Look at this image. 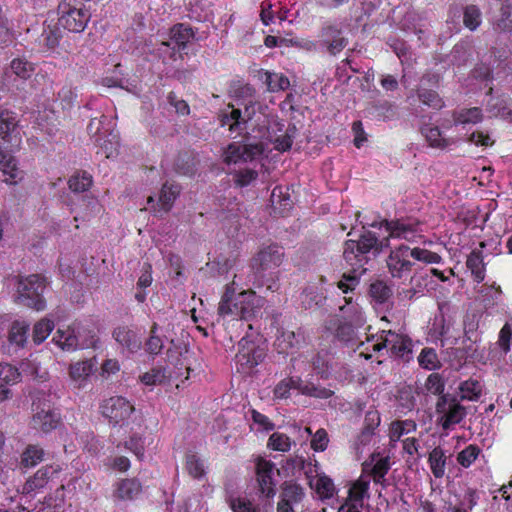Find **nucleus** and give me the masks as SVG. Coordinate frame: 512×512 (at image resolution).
<instances>
[{"label": "nucleus", "instance_id": "6e6552de", "mask_svg": "<svg viewBox=\"0 0 512 512\" xmlns=\"http://www.w3.org/2000/svg\"><path fill=\"white\" fill-rule=\"evenodd\" d=\"M319 37L320 45L325 47L327 53L332 56L340 53L348 45V39L344 36L341 27L337 24H324Z\"/></svg>", "mask_w": 512, "mask_h": 512}, {"label": "nucleus", "instance_id": "a19ab883", "mask_svg": "<svg viewBox=\"0 0 512 512\" xmlns=\"http://www.w3.org/2000/svg\"><path fill=\"white\" fill-rule=\"evenodd\" d=\"M265 76V83L270 92L284 91L290 86L289 79L283 74L266 72Z\"/></svg>", "mask_w": 512, "mask_h": 512}, {"label": "nucleus", "instance_id": "2eb2a0df", "mask_svg": "<svg viewBox=\"0 0 512 512\" xmlns=\"http://www.w3.org/2000/svg\"><path fill=\"white\" fill-rule=\"evenodd\" d=\"M262 147L259 145H241L231 143L224 152V162L227 164H236L253 160L262 153Z\"/></svg>", "mask_w": 512, "mask_h": 512}, {"label": "nucleus", "instance_id": "473e14b6", "mask_svg": "<svg viewBox=\"0 0 512 512\" xmlns=\"http://www.w3.org/2000/svg\"><path fill=\"white\" fill-rule=\"evenodd\" d=\"M355 240H348L344 245L343 257L345 261L353 268L362 269L367 261L357 251Z\"/></svg>", "mask_w": 512, "mask_h": 512}, {"label": "nucleus", "instance_id": "cd10ccee", "mask_svg": "<svg viewBox=\"0 0 512 512\" xmlns=\"http://www.w3.org/2000/svg\"><path fill=\"white\" fill-rule=\"evenodd\" d=\"M254 93H255L254 88H252L249 85L242 86L236 91L237 97L244 98L243 102H241L240 105L244 106V111L242 112V114H243V122H246V123L249 120H251L253 118V116L255 115V101L253 98Z\"/></svg>", "mask_w": 512, "mask_h": 512}, {"label": "nucleus", "instance_id": "e2e57ef3", "mask_svg": "<svg viewBox=\"0 0 512 512\" xmlns=\"http://www.w3.org/2000/svg\"><path fill=\"white\" fill-rule=\"evenodd\" d=\"M380 424V415L376 410H370L366 413L364 418V428L362 430V437L369 436L373 433L376 427Z\"/></svg>", "mask_w": 512, "mask_h": 512}, {"label": "nucleus", "instance_id": "39448f33", "mask_svg": "<svg viewBox=\"0 0 512 512\" xmlns=\"http://www.w3.org/2000/svg\"><path fill=\"white\" fill-rule=\"evenodd\" d=\"M436 413L444 430H449L453 425L460 423L466 416V408L456 398L449 395H441L436 403Z\"/></svg>", "mask_w": 512, "mask_h": 512}, {"label": "nucleus", "instance_id": "9b49d317", "mask_svg": "<svg viewBox=\"0 0 512 512\" xmlns=\"http://www.w3.org/2000/svg\"><path fill=\"white\" fill-rule=\"evenodd\" d=\"M284 258L283 247L272 244L261 249L253 259L252 268L261 272L281 265Z\"/></svg>", "mask_w": 512, "mask_h": 512}, {"label": "nucleus", "instance_id": "774afa93", "mask_svg": "<svg viewBox=\"0 0 512 512\" xmlns=\"http://www.w3.org/2000/svg\"><path fill=\"white\" fill-rule=\"evenodd\" d=\"M469 51L466 43L456 44L451 51V61L457 65H463L468 60Z\"/></svg>", "mask_w": 512, "mask_h": 512}, {"label": "nucleus", "instance_id": "4c0bfd02", "mask_svg": "<svg viewBox=\"0 0 512 512\" xmlns=\"http://www.w3.org/2000/svg\"><path fill=\"white\" fill-rule=\"evenodd\" d=\"M44 451L37 445H28L21 455V465L34 467L43 460Z\"/></svg>", "mask_w": 512, "mask_h": 512}, {"label": "nucleus", "instance_id": "bb28decb", "mask_svg": "<svg viewBox=\"0 0 512 512\" xmlns=\"http://www.w3.org/2000/svg\"><path fill=\"white\" fill-rule=\"evenodd\" d=\"M94 364L92 360L77 362L70 366V377L78 388L84 386L85 381L93 373Z\"/></svg>", "mask_w": 512, "mask_h": 512}, {"label": "nucleus", "instance_id": "37998d69", "mask_svg": "<svg viewBox=\"0 0 512 512\" xmlns=\"http://www.w3.org/2000/svg\"><path fill=\"white\" fill-rule=\"evenodd\" d=\"M390 469V460L389 457L380 458L376 461V463L372 466L371 474L373 476V480L375 483L386 486L385 475Z\"/></svg>", "mask_w": 512, "mask_h": 512}, {"label": "nucleus", "instance_id": "f03ea898", "mask_svg": "<svg viewBox=\"0 0 512 512\" xmlns=\"http://www.w3.org/2000/svg\"><path fill=\"white\" fill-rule=\"evenodd\" d=\"M45 288V279L38 274L20 278L17 286L18 295L16 301L37 311L44 310L46 306L43 297Z\"/></svg>", "mask_w": 512, "mask_h": 512}, {"label": "nucleus", "instance_id": "1a4fd4ad", "mask_svg": "<svg viewBox=\"0 0 512 512\" xmlns=\"http://www.w3.org/2000/svg\"><path fill=\"white\" fill-rule=\"evenodd\" d=\"M374 347L375 350L386 348L390 351L392 356L400 358L405 362L409 361L412 353L410 339L392 331H388L382 341L375 344Z\"/></svg>", "mask_w": 512, "mask_h": 512}, {"label": "nucleus", "instance_id": "e433bc0d", "mask_svg": "<svg viewBox=\"0 0 512 512\" xmlns=\"http://www.w3.org/2000/svg\"><path fill=\"white\" fill-rule=\"evenodd\" d=\"M482 23V12L478 6L470 4L463 9V24L470 31H475Z\"/></svg>", "mask_w": 512, "mask_h": 512}, {"label": "nucleus", "instance_id": "c9c22d12", "mask_svg": "<svg viewBox=\"0 0 512 512\" xmlns=\"http://www.w3.org/2000/svg\"><path fill=\"white\" fill-rule=\"evenodd\" d=\"M422 134L429 142L431 147L444 149L454 143L450 139L442 137L441 131L438 127L426 126L422 128Z\"/></svg>", "mask_w": 512, "mask_h": 512}, {"label": "nucleus", "instance_id": "3c124183", "mask_svg": "<svg viewBox=\"0 0 512 512\" xmlns=\"http://www.w3.org/2000/svg\"><path fill=\"white\" fill-rule=\"evenodd\" d=\"M462 399L477 400L482 393V387L476 380H467L460 384Z\"/></svg>", "mask_w": 512, "mask_h": 512}, {"label": "nucleus", "instance_id": "49530a36", "mask_svg": "<svg viewBox=\"0 0 512 512\" xmlns=\"http://www.w3.org/2000/svg\"><path fill=\"white\" fill-rule=\"evenodd\" d=\"M418 362L422 368L427 370H435L440 367V361L433 348H424L418 357Z\"/></svg>", "mask_w": 512, "mask_h": 512}, {"label": "nucleus", "instance_id": "052dcab7", "mask_svg": "<svg viewBox=\"0 0 512 512\" xmlns=\"http://www.w3.org/2000/svg\"><path fill=\"white\" fill-rule=\"evenodd\" d=\"M298 339L293 331H283L276 339V345L280 352H287L298 344Z\"/></svg>", "mask_w": 512, "mask_h": 512}, {"label": "nucleus", "instance_id": "7c9ffc66", "mask_svg": "<svg viewBox=\"0 0 512 512\" xmlns=\"http://www.w3.org/2000/svg\"><path fill=\"white\" fill-rule=\"evenodd\" d=\"M466 265L478 283L484 280L485 268L480 251L473 250L467 258Z\"/></svg>", "mask_w": 512, "mask_h": 512}, {"label": "nucleus", "instance_id": "79ce46f5", "mask_svg": "<svg viewBox=\"0 0 512 512\" xmlns=\"http://www.w3.org/2000/svg\"><path fill=\"white\" fill-rule=\"evenodd\" d=\"M92 185V177L86 172L75 174L68 180L69 189L75 193L87 191Z\"/></svg>", "mask_w": 512, "mask_h": 512}, {"label": "nucleus", "instance_id": "f3484780", "mask_svg": "<svg viewBox=\"0 0 512 512\" xmlns=\"http://www.w3.org/2000/svg\"><path fill=\"white\" fill-rule=\"evenodd\" d=\"M260 301L261 299L253 291L239 293L234 303V308L236 309L235 316L244 320L251 319L259 310Z\"/></svg>", "mask_w": 512, "mask_h": 512}, {"label": "nucleus", "instance_id": "13d9d810", "mask_svg": "<svg viewBox=\"0 0 512 512\" xmlns=\"http://www.w3.org/2000/svg\"><path fill=\"white\" fill-rule=\"evenodd\" d=\"M467 142L476 146L490 147L494 145L495 140L488 131L476 130L467 136Z\"/></svg>", "mask_w": 512, "mask_h": 512}, {"label": "nucleus", "instance_id": "7ed1b4c3", "mask_svg": "<svg viewBox=\"0 0 512 512\" xmlns=\"http://www.w3.org/2000/svg\"><path fill=\"white\" fill-rule=\"evenodd\" d=\"M58 11L60 14L58 19L59 25L74 33L82 32L91 18L89 10L78 0H65L61 2L58 6Z\"/></svg>", "mask_w": 512, "mask_h": 512}, {"label": "nucleus", "instance_id": "b1692460", "mask_svg": "<svg viewBox=\"0 0 512 512\" xmlns=\"http://www.w3.org/2000/svg\"><path fill=\"white\" fill-rule=\"evenodd\" d=\"M0 171L7 184H16L22 179V171L17 167L14 157L3 151H0Z\"/></svg>", "mask_w": 512, "mask_h": 512}, {"label": "nucleus", "instance_id": "8fccbe9b", "mask_svg": "<svg viewBox=\"0 0 512 512\" xmlns=\"http://www.w3.org/2000/svg\"><path fill=\"white\" fill-rule=\"evenodd\" d=\"M12 72L22 79H28L34 72V65L21 58L14 59L10 64Z\"/></svg>", "mask_w": 512, "mask_h": 512}, {"label": "nucleus", "instance_id": "393cba45", "mask_svg": "<svg viewBox=\"0 0 512 512\" xmlns=\"http://www.w3.org/2000/svg\"><path fill=\"white\" fill-rule=\"evenodd\" d=\"M180 193V186L173 183H164L159 195V200L157 203L158 209L154 208L156 213L163 211L167 213L171 207L176 197Z\"/></svg>", "mask_w": 512, "mask_h": 512}, {"label": "nucleus", "instance_id": "0e129e2a", "mask_svg": "<svg viewBox=\"0 0 512 512\" xmlns=\"http://www.w3.org/2000/svg\"><path fill=\"white\" fill-rule=\"evenodd\" d=\"M229 505L233 512H260L253 503L246 499L240 497H231L229 499Z\"/></svg>", "mask_w": 512, "mask_h": 512}, {"label": "nucleus", "instance_id": "423d86ee", "mask_svg": "<svg viewBox=\"0 0 512 512\" xmlns=\"http://www.w3.org/2000/svg\"><path fill=\"white\" fill-rule=\"evenodd\" d=\"M21 142L16 113L0 106V149L18 147Z\"/></svg>", "mask_w": 512, "mask_h": 512}, {"label": "nucleus", "instance_id": "680f3d73", "mask_svg": "<svg viewBox=\"0 0 512 512\" xmlns=\"http://www.w3.org/2000/svg\"><path fill=\"white\" fill-rule=\"evenodd\" d=\"M296 133V127L294 125L289 126L284 135L279 136L275 139V148L280 151H287L293 144L294 134Z\"/></svg>", "mask_w": 512, "mask_h": 512}, {"label": "nucleus", "instance_id": "9d476101", "mask_svg": "<svg viewBox=\"0 0 512 512\" xmlns=\"http://www.w3.org/2000/svg\"><path fill=\"white\" fill-rule=\"evenodd\" d=\"M419 222L406 221L404 219L387 220L384 219L380 223L373 222L371 227L380 228L385 227L389 232L388 238H400L407 241H413L415 233L417 232Z\"/></svg>", "mask_w": 512, "mask_h": 512}, {"label": "nucleus", "instance_id": "5701e85b", "mask_svg": "<svg viewBox=\"0 0 512 512\" xmlns=\"http://www.w3.org/2000/svg\"><path fill=\"white\" fill-rule=\"evenodd\" d=\"M53 341L62 350L66 351H75L85 346L83 343H80L79 335L75 327H68L65 330L58 329L53 336Z\"/></svg>", "mask_w": 512, "mask_h": 512}, {"label": "nucleus", "instance_id": "f8f14e48", "mask_svg": "<svg viewBox=\"0 0 512 512\" xmlns=\"http://www.w3.org/2000/svg\"><path fill=\"white\" fill-rule=\"evenodd\" d=\"M275 465L273 462L259 458L256 463L257 481L259 492L267 498H272L276 494L273 474Z\"/></svg>", "mask_w": 512, "mask_h": 512}, {"label": "nucleus", "instance_id": "ddd939ff", "mask_svg": "<svg viewBox=\"0 0 512 512\" xmlns=\"http://www.w3.org/2000/svg\"><path fill=\"white\" fill-rule=\"evenodd\" d=\"M439 81L437 75H425L421 78L419 87L417 89V97L421 103L433 109H441L444 102L439 94L428 86L436 85Z\"/></svg>", "mask_w": 512, "mask_h": 512}, {"label": "nucleus", "instance_id": "09e8293b", "mask_svg": "<svg viewBox=\"0 0 512 512\" xmlns=\"http://www.w3.org/2000/svg\"><path fill=\"white\" fill-rule=\"evenodd\" d=\"M54 328V323L48 319L38 321L33 328V341L36 344L42 343Z\"/></svg>", "mask_w": 512, "mask_h": 512}, {"label": "nucleus", "instance_id": "4be33fe9", "mask_svg": "<svg viewBox=\"0 0 512 512\" xmlns=\"http://www.w3.org/2000/svg\"><path fill=\"white\" fill-rule=\"evenodd\" d=\"M171 345L174 346V348L169 347L167 350V362H168V368L170 366H173L174 370L169 371L168 378H178L183 375V370L187 372V376L185 379L189 378V373L191 371L190 366L186 363L184 358H181L182 351L178 350V347H176L174 340H171Z\"/></svg>", "mask_w": 512, "mask_h": 512}, {"label": "nucleus", "instance_id": "a211bd4d", "mask_svg": "<svg viewBox=\"0 0 512 512\" xmlns=\"http://www.w3.org/2000/svg\"><path fill=\"white\" fill-rule=\"evenodd\" d=\"M357 251L362 255V257L368 261L367 254L370 251H374L375 254H379L382 252L384 247L389 246V238H385L383 240H379L375 233L371 231H365L356 241Z\"/></svg>", "mask_w": 512, "mask_h": 512}, {"label": "nucleus", "instance_id": "de8ad7c7", "mask_svg": "<svg viewBox=\"0 0 512 512\" xmlns=\"http://www.w3.org/2000/svg\"><path fill=\"white\" fill-rule=\"evenodd\" d=\"M234 298V289L230 288L228 285L226 286V290L221 298L218 307V313L221 316L226 315H235L236 309L234 308L235 300Z\"/></svg>", "mask_w": 512, "mask_h": 512}, {"label": "nucleus", "instance_id": "ea45409f", "mask_svg": "<svg viewBox=\"0 0 512 512\" xmlns=\"http://www.w3.org/2000/svg\"><path fill=\"white\" fill-rule=\"evenodd\" d=\"M371 297L378 303L386 302L393 294L392 288L382 280H377L370 285Z\"/></svg>", "mask_w": 512, "mask_h": 512}, {"label": "nucleus", "instance_id": "bf43d9fd", "mask_svg": "<svg viewBox=\"0 0 512 512\" xmlns=\"http://www.w3.org/2000/svg\"><path fill=\"white\" fill-rule=\"evenodd\" d=\"M480 449L476 445H469L457 456V461L463 467H469L478 457Z\"/></svg>", "mask_w": 512, "mask_h": 512}, {"label": "nucleus", "instance_id": "72a5a7b5", "mask_svg": "<svg viewBox=\"0 0 512 512\" xmlns=\"http://www.w3.org/2000/svg\"><path fill=\"white\" fill-rule=\"evenodd\" d=\"M366 271L353 268L351 272L344 273L337 283V287L345 294L352 292L360 283V276Z\"/></svg>", "mask_w": 512, "mask_h": 512}, {"label": "nucleus", "instance_id": "dca6fc26", "mask_svg": "<svg viewBox=\"0 0 512 512\" xmlns=\"http://www.w3.org/2000/svg\"><path fill=\"white\" fill-rule=\"evenodd\" d=\"M493 88L486 93L490 96L486 102V111L491 117H498L512 122V100L506 95L492 96Z\"/></svg>", "mask_w": 512, "mask_h": 512}, {"label": "nucleus", "instance_id": "4d7b16f0", "mask_svg": "<svg viewBox=\"0 0 512 512\" xmlns=\"http://www.w3.org/2000/svg\"><path fill=\"white\" fill-rule=\"evenodd\" d=\"M186 468L188 473L196 479L203 477L205 474L203 463L195 454L186 456Z\"/></svg>", "mask_w": 512, "mask_h": 512}, {"label": "nucleus", "instance_id": "f257e3e1", "mask_svg": "<svg viewBox=\"0 0 512 512\" xmlns=\"http://www.w3.org/2000/svg\"><path fill=\"white\" fill-rule=\"evenodd\" d=\"M238 353L235 356L238 372L248 374L263 362L267 355V344L259 336H245L238 343Z\"/></svg>", "mask_w": 512, "mask_h": 512}, {"label": "nucleus", "instance_id": "a878e982", "mask_svg": "<svg viewBox=\"0 0 512 512\" xmlns=\"http://www.w3.org/2000/svg\"><path fill=\"white\" fill-rule=\"evenodd\" d=\"M194 37V32L191 27L185 24H176L170 30V40L175 44L173 50H183L186 48L187 43Z\"/></svg>", "mask_w": 512, "mask_h": 512}, {"label": "nucleus", "instance_id": "4468645a", "mask_svg": "<svg viewBox=\"0 0 512 512\" xmlns=\"http://www.w3.org/2000/svg\"><path fill=\"white\" fill-rule=\"evenodd\" d=\"M386 262L389 272L396 278H401L405 273L410 272L413 266L408 255L407 245H400L392 250Z\"/></svg>", "mask_w": 512, "mask_h": 512}, {"label": "nucleus", "instance_id": "6e6d98bb", "mask_svg": "<svg viewBox=\"0 0 512 512\" xmlns=\"http://www.w3.org/2000/svg\"><path fill=\"white\" fill-rule=\"evenodd\" d=\"M369 489V482L367 481H357L354 485L349 489V500L352 503H357L360 506L363 505V499L367 494Z\"/></svg>", "mask_w": 512, "mask_h": 512}, {"label": "nucleus", "instance_id": "20e7f679", "mask_svg": "<svg viewBox=\"0 0 512 512\" xmlns=\"http://www.w3.org/2000/svg\"><path fill=\"white\" fill-rule=\"evenodd\" d=\"M32 418L30 425L34 430L49 433L54 430L59 422L60 415L52 404L46 399L38 398L32 404Z\"/></svg>", "mask_w": 512, "mask_h": 512}, {"label": "nucleus", "instance_id": "412c9836", "mask_svg": "<svg viewBox=\"0 0 512 512\" xmlns=\"http://www.w3.org/2000/svg\"><path fill=\"white\" fill-rule=\"evenodd\" d=\"M344 304L339 306V312L336 314L338 321L352 322L358 326H363L365 318L361 311V307L353 302L351 297H344Z\"/></svg>", "mask_w": 512, "mask_h": 512}, {"label": "nucleus", "instance_id": "69168bd1", "mask_svg": "<svg viewBox=\"0 0 512 512\" xmlns=\"http://www.w3.org/2000/svg\"><path fill=\"white\" fill-rule=\"evenodd\" d=\"M425 388L434 395H444V381L438 373H432L428 376Z\"/></svg>", "mask_w": 512, "mask_h": 512}, {"label": "nucleus", "instance_id": "c756f323", "mask_svg": "<svg viewBox=\"0 0 512 512\" xmlns=\"http://www.w3.org/2000/svg\"><path fill=\"white\" fill-rule=\"evenodd\" d=\"M484 118L482 110L479 107L464 108L453 113L455 124H477Z\"/></svg>", "mask_w": 512, "mask_h": 512}, {"label": "nucleus", "instance_id": "c85d7f7f", "mask_svg": "<svg viewBox=\"0 0 512 512\" xmlns=\"http://www.w3.org/2000/svg\"><path fill=\"white\" fill-rule=\"evenodd\" d=\"M305 496L303 488L294 482H284L281 492V502L298 506Z\"/></svg>", "mask_w": 512, "mask_h": 512}, {"label": "nucleus", "instance_id": "f704fd0d", "mask_svg": "<svg viewBox=\"0 0 512 512\" xmlns=\"http://www.w3.org/2000/svg\"><path fill=\"white\" fill-rule=\"evenodd\" d=\"M29 325L24 321L15 320L9 329V341L18 347H24L27 341V331Z\"/></svg>", "mask_w": 512, "mask_h": 512}, {"label": "nucleus", "instance_id": "c03bdc74", "mask_svg": "<svg viewBox=\"0 0 512 512\" xmlns=\"http://www.w3.org/2000/svg\"><path fill=\"white\" fill-rule=\"evenodd\" d=\"M338 322L336 329L337 339L345 343H354L356 339V328L359 326L352 322Z\"/></svg>", "mask_w": 512, "mask_h": 512}, {"label": "nucleus", "instance_id": "603ef678", "mask_svg": "<svg viewBox=\"0 0 512 512\" xmlns=\"http://www.w3.org/2000/svg\"><path fill=\"white\" fill-rule=\"evenodd\" d=\"M408 255L410 258H414L415 260L422 261V262L429 263V264L439 263L441 261V257L437 253L431 252L426 249H421V248L411 249L408 246Z\"/></svg>", "mask_w": 512, "mask_h": 512}, {"label": "nucleus", "instance_id": "0eeeda50", "mask_svg": "<svg viewBox=\"0 0 512 512\" xmlns=\"http://www.w3.org/2000/svg\"><path fill=\"white\" fill-rule=\"evenodd\" d=\"M134 411V406L128 400L121 396L111 397L105 400L101 405V413L109 419L113 425H123L130 418Z\"/></svg>", "mask_w": 512, "mask_h": 512}, {"label": "nucleus", "instance_id": "6ab92c4d", "mask_svg": "<svg viewBox=\"0 0 512 512\" xmlns=\"http://www.w3.org/2000/svg\"><path fill=\"white\" fill-rule=\"evenodd\" d=\"M112 336L119 345L126 348L131 353L137 352L142 346L140 337L129 326L123 325L116 327L113 330Z\"/></svg>", "mask_w": 512, "mask_h": 512}, {"label": "nucleus", "instance_id": "864d4df0", "mask_svg": "<svg viewBox=\"0 0 512 512\" xmlns=\"http://www.w3.org/2000/svg\"><path fill=\"white\" fill-rule=\"evenodd\" d=\"M315 490L321 498H331L335 493V486L332 479L322 475L316 479Z\"/></svg>", "mask_w": 512, "mask_h": 512}, {"label": "nucleus", "instance_id": "2f4dec72", "mask_svg": "<svg viewBox=\"0 0 512 512\" xmlns=\"http://www.w3.org/2000/svg\"><path fill=\"white\" fill-rule=\"evenodd\" d=\"M431 471L435 478H442L445 474L446 456L440 447L434 448L428 458Z\"/></svg>", "mask_w": 512, "mask_h": 512}, {"label": "nucleus", "instance_id": "58836bf2", "mask_svg": "<svg viewBox=\"0 0 512 512\" xmlns=\"http://www.w3.org/2000/svg\"><path fill=\"white\" fill-rule=\"evenodd\" d=\"M61 37L62 34L59 27L48 24L43 28L40 41L49 49H54L59 45Z\"/></svg>", "mask_w": 512, "mask_h": 512}, {"label": "nucleus", "instance_id": "a18cd8bd", "mask_svg": "<svg viewBox=\"0 0 512 512\" xmlns=\"http://www.w3.org/2000/svg\"><path fill=\"white\" fill-rule=\"evenodd\" d=\"M291 444L292 442L286 434L274 432L268 439L267 447L274 451L287 452L291 449Z\"/></svg>", "mask_w": 512, "mask_h": 512}, {"label": "nucleus", "instance_id": "aec40b11", "mask_svg": "<svg viewBox=\"0 0 512 512\" xmlns=\"http://www.w3.org/2000/svg\"><path fill=\"white\" fill-rule=\"evenodd\" d=\"M58 473L53 466H44L32 477L28 478L23 486V492L29 494L43 489L48 482Z\"/></svg>", "mask_w": 512, "mask_h": 512}, {"label": "nucleus", "instance_id": "5fc2aeb1", "mask_svg": "<svg viewBox=\"0 0 512 512\" xmlns=\"http://www.w3.org/2000/svg\"><path fill=\"white\" fill-rule=\"evenodd\" d=\"M141 485L135 479H126L122 481L118 488V495L122 499H132L134 495L140 492Z\"/></svg>", "mask_w": 512, "mask_h": 512}, {"label": "nucleus", "instance_id": "338daca9", "mask_svg": "<svg viewBox=\"0 0 512 512\" xmlns=\"http://www.w3.org/2000/svg\"><path fill=\"white\" fill-rule=\"evenodd\" d=\"M328 443L329 437L327 431L323 428H320L314 433L311 439V448L314 451L322 452L327 449Z\"/></svg>", "mask_w": 512, "mask_h": 512}]
</instances>
